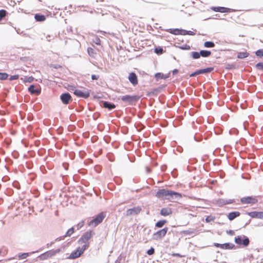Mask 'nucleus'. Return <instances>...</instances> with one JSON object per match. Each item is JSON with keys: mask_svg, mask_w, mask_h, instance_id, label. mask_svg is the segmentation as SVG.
<instances>
[{"mask_svg": "<svg viewBox=\"0 0 263 263\" xmlns=\"http://www.w3.org/2000/svg\"><path fill=\"white\" fill-rule=\"evenodd\" d=\"M156 196L160 199L173 201L180 199L181 197V195L178 192L165 189H162L158 191Z\"/></svg>", "mask_w": 263, "mask_h": 263, "instance_id": "obj_1", "label": "nucleus"}, {"mask_svg": "<svg viewBox=\"0 0 263 263\" xmlns=\"http://www.w3.org/2000/svg\"><path fill=\"white\" fill-rule=\"evenodd\" d=\"M105 216V213L103 212L99 213L93 219L88 222V226L92 227H96L103 221Z\"/></svg>", "mask_w": 263, "mask_h": 263, "instance_id": "obj_2", "label": "nucleus"}, {"mask_svg": "<svg viewBox=\"0 0 263 263\" xmlns=\"http://www.w3.org/2000/svg\"><path fill=\"white\" fill-rule=\"evenodd\" d=\"M62 250L61 249L51 250L41 254L38 256V258L41 260H44L51 257L52 256H55L56 254L59 253Z\"/></svg>", "mask_w": 263, "mask_h": 263, "instance_id": "obj_3", "label": "nucleus"}, {"mask_svg": "<svg viewBox=\"0 0 263 263\" xmlns=\"http://www.w3.org/2000/svg\"><path fill=\"white\" fill-rule=\"evenodd\" d=\"M88 247V245H83L81 247H78L76 250L72 252L68 258L70 259H75L80 257Z\"/></svg>", "mask_w": 263, "mask_h": 263, "instance_id": "obj_4", "label": "nucleus"}, {"mask_svg": "<svg viewBox=\"0 0 263 263\" xmlns=\"http://www.w3.org/2000/svg\"><path fill=\"white\" fill-rule=\"evenodd\" d=\"M95 233L91 231H87L84 233L79 239L78 243L80 244L83 243V245H88L89 246L88 241L90 239V238Z\"/></svg>", "mask_w": 263, "mask_h": 263, "instance_id": "obj_5", "label": "nucleus"}, {"mask_svg": "<svg viewBox=\"0 0 263 263\" xmlns=\"http://www.w3.org/2000/svg\"><path fill=\"white\" fill-rule=\"evenodd\" d=\"M235 242L238 245H242L243 247H247L250 243V240L247 236L241 235L235 238Z\"/></svg>", "mask_w": 263, "mask_h": 263, "instance_id": "obj_6", "label": "nucleus"}, {"mask_svg": "<svg viewBox=\"0 0 263 263\" xmlns=\"http://www.w3.org/2000/svg\"><path fill=\"white\" fill-rule=\"evenodd\" d=\"M234 202V199H224L222 198H219L214 200L213 203L218 206L221 207L224 205L231 204Z\"/></svg>", "mask_w": 263, "mask_h": 263, "instance_id": "obj_7", "label": "nucleus"}, {"mask_svg": "<svg viewBox=\"0 0 263 263\" xmlns=\"http://www.w3.org/2000/svg\"><path fill=\"white\" fill-rule=\"evenodd\" d=\"M139 97L137 96L125 95L121 97V100L129 104H132L134 102L138 100Z\"/></svg>", "mask_w": 263, "mask_h": 263, "instance_id": "obj_8", "label": "nucleus"}, {"mask_svg": "<svg viewBox=\"0 0 263 263\" xmlns=\"http://www.w3.org/2000/svg\"><path fill=\"white\" fill-rule=\"evenodd\" d=\"M73 93L78 97L84 99L88 98L90 96L89 91L88 90L76 89Z\"/></svg>", "mask_w": 263, "mask_h": 263, "instance_id": "obj_9", "label": "nucleus"}, {"mask_svg": "<svg viewBox=\"0 0 263 263\" xmlns=\"http://www.w3.org/2000/svg\"><path fill=\"white\" fill-rule=\"evenodd\" d=\"M168 228L165 227L159 231H158L153 234V239L155 240H159L163 237L166 234Z\"/></svg>", "mask_w": 263, "mask_h": 263, "instance_id": "obj_10", "label": "nucleus"}, {"mask_svg": "<svg viewBox=\"0 0 263 263\" xmlns=\"http://www.w3.org/2000/svg\"><path fill=\"white\" fill-rule=\"evenodd\" d=\"M240 201L242 204H255L257 202V199L255 197L247 196L241 198Z\"/></svg>", "mask_w": 263, "mask_h": 263, "instance_id": "obj_11", "label": "nucleus"}, {"mask_svg": "<svg viewBox=\"0 0 263 263\" xmlns=\"http://www.w3.org/2000/svg\"><path fill=\"white\" fill-rule=\"evenodd\" d=\"M60 99L63 104H68L71 100V97L69 93L65 92L60 96Z\"/></svg>", "mask_w": 263, "mask_h": 263, "instance_id": "obj_12", "label": "nucleus"}, {"mask_svg": "<svg viewBox=\"0 0 263 263\" xmlns=\"http://www.w3.org/2000/svg\"><path fill=\"white\" fill-rule=\"evenodd\" d=\"M141 211V208L139 206L135 207L132 209H128L126 212V216L137 215Z\"/></svg>", "mask_w": 263, "mask_h": 263, "instance_id": "obj_13", "label": "nucleus"}, {"mask_svg": "<svg viewBox=\"0 0 263 263\" xmlns=\"http://www.w3.org/2000/svg\"><path fill=\"white\" fill-rule=\"evenodd\" d=\"M248 215L254 218L263 219V212L253 211L248 213Z\"/></svg>", "mask_w": 263, "mask_h": 263, "instance_id": "obj_14", "label": "nucleus"}, {"mask_svg": "<svg viewBox=\"0 0 263 263\" xmlns=\"http://www.w3.org/2000/svg\"><path fill=\"white\" fill-rule=\"evenodd\" d=\"M211 9L215 12L226 13L230 12L231 9L223 7H212Z\"/></svg>", "mask_w": 263, "mask_h": 263, "instance_id": "obj_15", "label": "nucleus"}, {"mask_svg": "<svg viewBox=\"0 0 263 263\" xmlns=\"http://www.w3.org/2000/svg\"><path fill=\"white\" fill-rule=\"evenodd\" d=\"M128 79L129 82L133 85H136L138 84L137 77L135 73L131 72L129 73Z\"/></svg>", "mask_w": 263, "mask_h": 263, "instance_id": "obj_16", "label": "nucleus"}, {"mask_svg": "<svg viewBox=\"0 0 263 263\" xmlns=\"http://www.w3.org/2000/svg\"><path fill=\"white\" fill-rule=\"evenodd\" d=\"M172 213L171 209L169 208H162L160 211V214L163 216H166Z\"/></svg>", "mask_w": 263, "mask_h": 263, "instance_id": "obj_17", "label": "nucleus"}, {"mask_svg": "<svg viewBox=\"0 0 263 263\" xmlns=\"http://www.w3.org/2000/svg\"><path fill=\"white\" fill-rule=\"evenodd\" d=\"M28 91L31 94L39 95L41 93V90L38 89H35V86L33 84L28 87Z\"/></svg>", "mask_w": 263, "mask_h": 263, "instance_id": "obj_18", "label": "nucleus"}, {"mask_svg": "<svg viewBox=\"0 0 263 263\" xmlns=\"http://www.w3.org/2000/svg\"><path fill=\"white\" fill-rule=\"evenodd\" d=\"M102 106L103 107L108 109L109 110H111L115 108V105L112 103L107 101H104L102 103Z\"/></svg>", "mask_w": 263, "mask_h": 263, "instance_id": "obj_19", "label": "nucleus"}, {"mask_svg": "<svg viewBox=\"0 0 263 263\" xmlns=\"http://www.w3.org/2000/svg\"><path fill=\"white\" fill-rule=\"evenodd\" d=\"M240 212L237 211L232 212L229 213L228 215V218L230 220H233L235 218L238 217L240 215Z\"/></svg>", "mask_w": 263, "mask_h": 263, "instance_id": "obj_20", "label": "nucleus"}, {"mask_svg": "<svg viewBox=\"0 0 263 263\" xmlns=\"http://www.w3.org/2000/svg\"><path fill=\"white\" fill-rule=\"evenodd\" d=\"M170 73H168L167 74H164L160 72L156 73L155 75V78L157 80L159 79H166L170 77Z\"/></svg>", "mask_w": 263, "mask_h": 263, "instance_id": "obj_21", "label": "nucleus"}, {"mask_svg": "<svg viewBox=\"0 0 263 263\" xmlns=\"http://www.w3.org/2000/svg\"><path fill=\"white\" fill-rule=\"evenodd\" d=\"M183 29H169L167 31L172 34L175 35L181 34L183 35Z\"/></svg>", "mask_w": 263, "mask_h": 263, "instance_id": "obj_22", "label": "nucleus"}, {"mask_svg": "<svg viewBox=\"0 0 263 263\" xmlns=\"http://www.w3.org/2000/svg\"><path fill=\"white\" fill-rule=\"evenodd\" d=\"M199 54L200 55V57H202L203 58H207L211 54V52L209 50H202L200 51Z\"/></svg>", "mask_w": 263, "mask_h": 263, "instance_id": "obj_23", "label": "nucleus"}, {"mask_svg": "<svg viewBox=\"0 0 263 263\" xmlns=\"http://www.w3.org/2000/svg\"><path fill=\"white\" fill-rule=\"evenodd\" d=\"M34 18L37 22H43L45 20L46 17L44 15L40 14H36Z\"/></svg>", "mask_w": 263, "mask_h": 263, "instance_id": "obj_24", "label": "nucleus"}, {"mask_svg": "<svg viewBox=\"0 0 263 263\" xmlns=\"http://www.w3.org/2000/svg\"><path fill=\"white\" fill-rule=\"evenodd\" d=\"M234 247V245L231 243H225L222 244V249H232Z\"/></svg>", "mask_w": 263, "mask_h": 263, "instance_id": "obj_25", "label": "nucleus"}, {"mask_svg": "<svg viewBox=\"0 0 263 263\" xmlns=\"http://www.w3.org/2000/svg\"><path fill=\"white\" fill-rule=\"evenodd\" d=\"M214 69L213 67H208L204 69H199L200 74H204L211 72Z\"/></svg>", "mask_w": 263, "mask_h": 263, "instance_id": "obj_26", "label": "nucleus"}, {"mask_svg": "<svg viewBox=\"0 0 263 263\" xmlns=\"http://www.w3.org/2000/svg\"><path fill=\"white\" fill-rule=\"evenodd\" d=\"M249 53L247 52H240L238 53L237 58L239 59H244L249 55Z\"/></svg>", "mask_w": 263, "mask_h": 263, "instance_id": "obj_27", "label": "nucleus"}, {"mask_svg": "<svg viewBox=\"0 0 263 263\" xmlns=\"http://www.w3.org/2000/svg\"><path fill=\"white\" fill-rule=\"evenodd\" d=\"M204 46L206 48H212L215 46V44L212 41H206L204 43Z\"/></svg>", "mask_w": 263, "mask_h": 263, "instance_id": "obj_28", "label": "nucleus"}, {"mask_svg": "<svg viewBox=\"0 0 263 263\" xmlns=\"http://www.w3.org/2000/svg\"><path fill=\"white\" fill-rule=\"evenodd\" d=\"M87 52H88V54L90 57H93V58L95 57L96 53V52L95 51V50H94V49L93 48H92L91 47L88 48Z\"/></svg>", "mask_w": 263, "mask_h": 263, "instance_id": "obj_29", "label": "nucleus"}, {"mask_svg": "<svg viewBox=\"0 0 263 263\" xmlns=\"http://www.w3.org/2000/svg\"><path fill=\"white\" fill-rule=\"evenodd\" d=\"M21 80H22L25 83H26V82L31 83L33 81L34 78L32 76L28 77V78L27 77H25L24 78H21Z\"/></svg>", "mask_w": 263, "mask_h": 263, "instance_id": "obj_30", "label": "nucleus"}, {"mask_svg": "<svg viewBox=\"0 0 263 263\" xmlns=\"http://www.w3.org/2000/svg\"><path fill=\"white\" fill-rule=\"evenodd\" d=\"M166 222L165 220H159L156 223L155 226L157 228H162Z\"/></svg>", "mask_w": 263, "mask_h": 263, "instance_id": "obj_31", "label": "nucleus"}, {"mask_svg": "<svg viewBox=\"0 0 263 263\" xmlns=\"http://www.w3.org/2000/svg\"><path fill=\"white\" fill-rule=\"evenodd\" d=\"M191 55L193 59H198L200 57L199 52L193 51L192 52Z\"/></svg>", "mask_w": 263, "mask_h": 263, "instance_id": "obj_32", "label": "nucleus"}, {"mask_svg": "<svg viewBox=\"0 0 263 263\" xmlns=\"http://www.w3.org/2000/svg\"><path fill=\"white\" fill-rule=\"evenodd\" d=\"M74 233V228L73 227L71 228L66 233L65 236L69 237Z\"/></svg>", "mask_w": 263, "mask_h": 263, "instance_id": "obj_33", "label": "nucleus"}, {"mask_svg": "<svg viewBox=\"0 0 263 263\" xmlns=\"http://www.w3.org/2000/svg\"><path fill=\"white\" fill-rule=\"evenodd\" d=\"M155 52L156 53H157V54H161L163 53V49L162 47H156L155 49Z\"/></svg>", "mask_w": 263, "mask_h": 263, "instance_id": "obj_34", "label": "nucleus"}, {"mask_svg": "<svg viewBox=\"0 0 263 263\" xmlns=\"http://www.w3.org/2000/svg\"><path fill=\"white\" fill-rule=\"evenodd\" d=\"M8 74L6 72H0V80H4L7 79Z\"/></svg>", "mask_w": 263, "mask_h": 263, "instance_id": "obj_35", "label": "nucleus"}, {"mask_svg": "<svg viewBox=\"0 0 263 263\" xmlns=\"http://www.w3.org/2000/svg\"><path fill=\"white\" fill-rule=\"evenodd\" d=\"M93 43L97 45H100L101 40L98 36H95L94 39L92 40Z\"/></svg>", "mask_w": 263, "mask_h": 263, "instance_id": "obj_36", "label": "nucleus"}, {"mask_svg": "<svg viewBox=\"0 0 263 263\" xmlns=\"http://www.w3.org/2000/svg\"><path fill=\"white\" fill-rule=\"evenodd\" d=\"M255 54L256 56L258 57H263V49H258L255 52Z\"/></svg>", "mask_w": 263, "mask_h": 263, "instance_id": "obj_37", "label": "nucleus"}, {"mask_svg": "<svg viewBox=\"0 0 263 263\" xmlns=\"http://www.w3.org/2000/svg\"><path fill=\"white\" fill-rule=\"evenodd\" d=\"M255 67L257 69L263 71V63L259 62L257 63Z\"/></svg>", "mask_w": 263, "mask_h": 263, "instance_id": "obj_38", "label": "nucleus"}, {"mask_svg": "<svg viewBox=\"0 0 263 263\" xmlns=\"http://www.w3.org/2000/svg\"><path fill=\"white\" fill-rule=\"evenodd\" d=\"M186 34L194 35L195 34V33L192 31H187L186 30L183 29V35H186Z\"/></svg>", "mask_w": 263, "mask_h": 263, "instance_id": "obj_39", "label": "nucleus"}, {"mask_svg": "<svg viewBox=\"0 0 263 263\" xmlns=\"http://www.w3.org/2000/svg\"><path fill=\"white\" fill-rule=\"evenodd\" d=\"M29 256L28 253H24L18 256V258L20 259L26 258Z\"/></svg>", "mask_w": 263, "mask_h": 263, "instance_id": "obj_40", "label": "nucleus"}, {"mask_svg": "<svg viewBox=\"0 0 263 263\" xmlns=\"http://www.w3.org/2000/svg\"><path fill=\"white\" fill-rule=\"evenodd\" d=\"M6 14V11L5 10H0V21L2 20L3 17H4Z\"/></svg>", "mask_w": 263, "mask_h": 263, "instance_id": "obj_41", "label": "nucleus"}, {"mask_svg": "<svg viewBox=\"0 0 263 263\" xmlns=\"http://www.w3.org/2000/svg\"><path fill=\"white\" fill-rule=\"evenodd\" d=\"M147 254L149 255H152L155 253V249L154 248L151 247L149 250H148L146 252Z\"/></svg>", "mask_w": 263, "mask_h": 263, "instance_id": "obj_42", "label": "nucleus"}, {"mask_svg": "<svg viewBox=\"0 0 263 263\" xmlns=\"http://www.w3.org/2000/svg\"><path fill=\"white\" fill-rule=\"evenodd\" d=\"M214 218L211 216H207V217L205 218V221L206 222H210L213 220H214Z\"/></svg>", "mask_w": 263, "mask_h": 263, "instance_id": "obj_43", "label": "nucleus"}, {"mask_svg": "<svg viewBox=\"0 0 263 263\" xmlns=\"http://www.w3.org/2000/svg\"><path fill=\"white\" fill-rule=\"evenodd\" d=\"M84 221H80L77 226V230H79L80 229H81L83 226H84Z\"/></svg>", "mask_w": 263, "mask_h": 263, "instance_id": "obj_44", "label": "nucleus"}, {"mask_svg": "<svg viewBox=\"0 0 263 263\" xmlns=\"http://www.w3.org/2000/svg\"><path fill=\"white\" fill-rule=\"evenodd\" d=\"M199 70H196L195 72L192 73L190 76L191 77H195L197 75H198V74H200V73L199 72Z\"/></svg>", "mask_w": 263, "mask_h": 263, "instance_id": "obj_45", "label": "nucleus"}, {"mask_svg": "<svg viewBox=\"0 0 263 263\" xmlns=\"http://www.w3.org/2000/svg\"><path fill=\"white\" fill-rule=\"evenodd\" d=\"M19 78V76L18 75H13V76H11L9 78V80L10 81H13V80H17Z\"/></svg>", "mask_w": 263, "mask_h": 263, "instance_id": "obj_46", "label": "nucleus"}, {"mask_svg": "<svg viewBox=\"0 0 263 263\" xmlns=\"http://www.w3.org/2000/svg\"><path fill=\"white\" fill-rule=\"evenodd\" d=\"M233 68H234V65L233 64H227L226 66V69H228V70L231 69Z\"/></svg>", "mask_w": 263, "mask_h": 263, "instance_id": "obj_47", "label": "nucleus"}, {"mask_svg": "<svg viewBox=\"0 0 263 263\" xmlns=\"http://www.w3.org/2000/svg\"><path fill=\"white\" fill-rule=\"evenodd\" d=\"M180 48L183 50H189L190 49V46L188 45H185L180 47Z\"/></svg>", "mask_w": 263, "mask_h": 263, "instance_id": "obj_48", "label": "nucleus"}, {"mask_svg": "<svg viewBox=\"0 0 263 263\" xmlns=\"http://www.w3.org/2000/svg\"><path fill=\"white\" fill-rule=\"evenodd\" d=\"M194 231L192 229L187 230L184 231V233L186 234H192L194 233Z\"/></svg>", "mask_w": 263, "mask_h": 263, "instance_id": "obj_49", "label": "nucleus"}, {"mask_svg": "<svg viewBox=\"0 0 263 263\" xmlns=\"http://www.w3.org/2000/svg\"><path fill=\"white\" fill-rule=\"evenodd\" d=\"M65 237H66V236H65V235L62 236H60V237H58L57 238H56L55 241H60V240H62L64 239Z\"/></svg>", "mask_w": 263, "mask_h": 263, "instance_id": "obj_50", "label": "nucleus"}, {"mask_svg": "<svg viewBox=\"0 0 263 263\" xmlns=\"http://www.w3.org/2000/svg\"><path fill=\"white\" fill-rule=\"evenodd\" d=\"M98 78H99V76H97L95 74L91 75V79L93 80H98Z\"/></svg>", "mask_w": 263, "mask_h": 263, "instance_id": "obj_51", "label": "nucleus"}, {"mask_svg": "<svg viewBox=\"0 0 263 263\" xmlns=\"http://www.w3.org/2000/svg\"><path fill=\"white\" fill-rule=\"evenodd\" d=\"M214 246H215L217 248H220L222 249V244H220V243H214Z\"/></svg>", "mask_w": 263, "mask_h": 263, "instance_id": "obj_52", "label": "nucleus"}, {"mask_svg": "<svg viewBox=\"0 0 263 263\" xmlns=\"http://www.w3.org/2000/svg\"><path fill=\"white\" fill-rule=\"evenodd\" d=\"M227 233L230 235H234L235 234V232L233 230H230L227 232Z\"/></svg>", "mask_w": 263, "mask_h": 263, "instance_id": "obj_53", "label": "nucleus"}, {"mask_svg": "<svg viewBox=\"0 0 263 263\" xmlns=\"http://www.w3.org/2000/svg\"><path fill=\"white\" fill-rule=\"evenodd\" d=\"M178 72V70L177 69H175L173 70L172 73L174 75L177 74Z\"/></svg>", "mask_w": 263, "mask_h": 263, "instance_id": "obj_54", "label": "nucleus"}, {"mask_svg": "<svg viewBox=\"0 0 263 263\" xmlns=\"http://www.w3.org/2000/svg\"><path fill=\"white\" fill-rule=\"evenodd\" d=\"M50 37H51V36L50 35H48L46 36V39L48 41L50 42L51 39H50Z\"/></svg>", "mask_w": 263, "mask_h": 263, "instance_id": "obj_55", "label": "nucleus"}, {"mask_svg": "<svg viewBox=\"0 0 263 263\" xmlns=\"http://www.w3.org/2000/svg\"><path fill=\"white\" fill-rule=\"evenodd\" d=\"M173 255L175 256H181V255L178 253L173 254Z\"/></svg>", "mask_w": 263, "mask_h": 263, "instance_id": "obj_56", "label": "nucleus"}, {"mask_svg": "<svg viewBox=\"0 0 263 263\" xmlns=\"http://www.w3.org/2000/svg\"><path fill=\"white\" fill-rule=\"evenodd\" d=\"M195 141H198L199 140L196 139V137L195 136L194 137Z\"/></svg>", "mask_w": 263, "mask_h": 263, "instance_id": "obj_57", "label": "nucleus"}, {"mask_svg": "<svg viewBox=\"0 0 263 263\" xmlns=\"http://www.w3.org/2000/svg\"><path fill=\"white\" fill-rule=\"evenodd\" d=\"M53 243H54V242H53H53H50V245H52V244H53Z\"/></svg>", "mask_w": 263, "mask_h": 263, "instance_id": "obj_58", "label": "nucleus"}, {"mask_svg": "<svg viewBox=\"0 0 263 263\" xmlns=\"http://www.w3.org/2000/svg\"><path fill=\"white\" fill-rule=\"evenodd\" d=\"M49 246H50V244L47 243V247H49Z\"/></svg>", "mask_w": 263, "mask_h": 263, "instance_id": "obj_59", "label": "nucleus"}, {"mask_svg": "<svg viewBox=\"0 0 263 263\" xmlns=\"http://www.w3.org/2000/svg\"><path fill=\"white\" fill-rule=\"evenodd\" d=\"M39 251H35V252H39ZM35 253V252H32L31 253Z\"/></svg>", "mask_w": 263, "mask_h": 263, "instance_id": "obj_60", "label": "nucleus"}, {"mask_svg": "<svg viewBox=\"0 0 263 263\" xmlns=\"http://www.w3.org/2000/svg\"><path fill=\"white\" fill-rule=\"evenodd\" d=\"M215 16H216V17H218V16H219V15L217 14H216V15H215Z\"/></svg>", "mask_w": 263, "mask_h": 263, "instance_id": "obj_61", "label": "nucleus"}]
</instances>
